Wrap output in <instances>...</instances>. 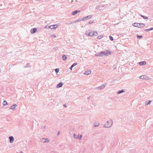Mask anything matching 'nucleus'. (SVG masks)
Instances as JSON below:
<instances>
[{
    "label": "nucleus",
    "mask_w": 153,
    "mask_h": 153,
    "mask_svg": "<svg viewBox=\"0 0 153 153\" xmlns=\"http://www.w3.org/2000/svg\"><path fill=\"white\" fill-rule=\"evenodd\" d=\"M59 133H60V131H59L58 133V134H57V135H59Z\"/></svg>",
    "instance_id": "obj_41"
},
{
    "label": "nucleus",
    "mask_w": 153,
    "mask_h": 153,
    "mask_svg": "<svg viewBox=\"0 0 153 153\" xmlns=\"http://www.w3.org/2000/svg\"><path fill=\"white\" fill-rule=\"evenodd\" d=\"M3 104L4 106H5V105H7L8 104V103L7 102V101L5 100L4 101L3 103Z\"/></svg>",
    "instance_id": "obj_19"
},
{
    "label": "nucleus",
    "mask_w": 153,
    "mask_h": 153,
    "mask_svg": "<svg viewBox=\"0 0 153 153\" xmlns=\"http://www.w3.org/2000/svg\"><path fill=\"white\" fill-rule=\"evenodd\" d=\"M100 53L101 54L102 56H108L109 55L111 54V52L107 50H106L101 51Z\"/></svg>",
    "instance_id": "obj_3"
},
{
    "label": "nucleus",
    "mask_w": 153,
    "mask_h": 153,
    "mask_svg": "<svg viewBox=\"0 0 153 153\" xmlns=\"http://www.w3.org/2000/svg\"><path fill=\"white\" fill-rule=\"evenodd\" d=\"M59 69L58 68H56L55 69V71L56 74L59 72Z\"/></svg>",
    "instance_id": "obj_28"
},
{
    "label": "nucleus",
    "mask_w": 153,
    "mask_h": 153,
    "mask_svg": "<svg viewBox=\"0 0 153 153\" xmlns=\"http://www.w3.org/2000/svg\"><path fill=\"white\" fill-rule=\"evenodd\" d=\"M93 32H94V34H93L94 36H97L98 35L96 31H93Z\"/></svg>",
    "instance_id": "obj_25"
},
{
    "label": "nucleus",
    "mask_w": 153,
    "mask_h": 153,
    "mask_svg": "<svg viewBox=\"0 0 153 153\" xmlns=\"http://www.w3.org/2000/svg\"><path fill=\"white\" fill-rule=\"evenodd\" d=\"M105 85L106 84H103L100 86L99 88H100V89H103L105 88Z\"/></svg>",
    "instance_id": "obj_10"
},
{
    "label": "nucleus",
    "mask_w": 153,
    "mask_h": 153,
    "mask_svg": "<svg viewBox=\"0 0 153 153\" xmlns=\"http://www.w3.org/2000/svg\"><path fill=\"white\" fill-rule=\"evenodd\" d=\"M95 89H100V88H99V87H97V88H95Z\"/></svg>",
    "instance_id": "obj_37"
},
{
    "label": "nucleus",
    "mask_w": 153,
    "mask_h": 153,
    "mask_svg": "<svg viewBox=\"0 0 153 153\" xmlns=\"http://www.w3.org/2000/svg\"><path fill=\"white\" fill-rule=\"evenodd\" d=\"M42 143H48L50 141L49 140L48 138H41L40 139Z\"/></svg>",
    "instance_id": "obj_4"
},
{
    "label": "nucleus",
    "mask_w": 153,
    "mask_h": 153,
    "mask_svg": "<svg viewBox=\"0 0 153 153\" xmlns=\"http://www.w3.org/2000/svg\"><path fill=\"white\" fill-rule=\"evenodd\" d=\"M82 20V19H79V20H77V21H76V22H79V21H81V20Z\"/></svg>",
    "instance_id": "obj_38"
},
{
    "label": "nucleus",
    "mask_w": 153,
    "mask_h": 153,
    "mask_svg": "<svg viewBox=\"0 0 153 153\" xmlns=\"http://www.w3.org/2000/svg\"><path fill=\"white\" fill-rule=\"evenodd\" d=\"M124 92V91L122 89L121 91H119L117 92V93L118 94H120L122 93H123Z\"/></svg>",
    "instance_id": "obj_21"
},
{
    "label": "nucleus",
    "mask_w": 153,
    "mask_h": 153,
    "mask_svg": "<svg viewBox=\"0 0 153 153\" xmlns=\"http://www.w3.org/2000/svg\"><path fill=\"white\" fill-rule=\"evenodd\" d=\"M137 37L138 38L141 39L142 37V36H140L138 35H137Z\"/></svg>",
    "instance_id": "obj_29"
},
{
    "label": "nucleus",
    "mask_w": 153,
    "mask_h": 153,
    "mask_svg": "<svg viewBox=\"0 0 153 153\" xmlns=\"http://www.w3.org/2000/svg\"><path fill=\"white\" fill-rule=\"evenodd\" d=\"M99 123H94V126L95 127L98 126L99 125Z\"/></svg>",
    "instance_id": "obj_24"
},
{
    "label": "nucleus",
    "mask_w": 153,
    "mask_h": 153,
    "mask_svg": "<svg viewBox=\"0 0 153 153\" xmlns=\"http://www.w3.org/2000/svg\"><path fill=\"white\" fill-rule=\"evenodd\" d=\"M17 106L16 104H14L11 106L10 108V109H15V108Z\"/></svg>",
    "instance_id": "obj_11"
},
{
    "label": "nucleus",
    "mask_w": 153,
    "mask_h": 153,
    "mask_svg": "<svg viewBox=\"0 0 153 153\" xmlns=\"http://www.w3.org/2000/svg\"><path fill=\"white\" fill-rule=\"evenodd\" d=\"M74 137L75 138H77L79 137V135H77L75 134H74Z\"/></svg>",
    "instance_id": "obj_27"
},
{
    "label": "nucleus",
    "mask_w": 153,
    "mask_h": 153,
    "mask_svg": "<svg viewBox=\"0 0 153 153\" xmlns=\"http://www.w3.org/2000/svg\"><path fill=\"white\" fill-rule=\"evenodd\" d=\"M82 134H81L80 135V137H79V140H81V138L82 137Z\"/></svg>",
    "instance_id": "obj_34"
},
{
    "label": "nucleus",
    "mask_w": 153,
    "mask_h": 153,
    "mask_svg": "<svg viewBox=\"0 0 153 153\" xmlns=\"http://www.w3.org/2000/svg\"><path fill=\"white\" fill-rule=\"evenodd\" d=\"M113 124V121L111 120H110L107 121L105 124L104 127L105 128H110L112 125Z\"/></svg>",
    "instance_id": "obj_1"
},
{
    "label": "nucleus",
    "mask_w": 153,
    "mask_h": 153,
    "mask_svg": "<svg viewBox=\"0 0 153 153\" xmlns=\"http://www.w3.org/2000/svg\"><path fill=\"white\" fill-rule=\"evenodd\" d=\"M109 38H110V40H111V41H113V38L112 37V36H109Z\"/></svg>",
    "instance_id": "obj_32"
},
{
    "label": "nucleus",
    "mask_w": 153,
    "mask_h": 153,
    "mask_svg": "<svg viewBox=\"0 0 153 153\" xmlns=\"http://www.w3.org/2000/svg\"><path fill=\"white\" fill-rule=\"evenodd\" d=\"M73 68V67H72V66H71L70 68V69L71 70H72V68Z\"/></svg>",
    "instance_id": "obj_39"
},
{
    "label": "nucleus",
    "mask_w": 153,
    "mask_h": 153,
    "mask_svg": "<svg viewBox=\"0 0 153 153\" xmlns=\"http://www.w3.org/2000/svg\"><path fill=\"white\" fill-rule=\"evenodd\" d=\"M1 72V69L0 68V73Z\"/></svg>",
    "instance_id": "obj_42"
},
{
    "label": "nucleus",
    "mask_w": 153,
    "mask_h": 153,
    "mask_svg": "<svg viewBox=\"0 0 153 153\" xmlns=\"http://www.w3.org/2000/svg\"><path fill=\"white\" fill-rule=\"evenodd\" d=\"M92 15H90L85 17L82 20L83 21L86 20L88 19H91L92 17Z\"/></svg>",
    "instance_id": "obj_5"
},
{
    "label": "nucleus",
    "mask_w": 153,
    "mask_h": 153,
    "mask_svg": "<svg viewBox=\"0 0 153 153\" xmlns=\"http://www.w3.org/2000/svg\"><path fill=\"white\" fill-rule=\"evenodd\" d=\"M93 34H94V32H93H93H90L88 33V35L90 36H94Z\"/></svg>",
    "instance_id": "obj_17"
},
{
    "label": "nucleus",
    "mask_w": 153,
    "mask_h": 153,
    "mask_svg": "<svg viewBox=\"0 0 153 153\" xmlns=\"http://www.w3.org/2000/svg\"><path fill=\"white\" fill-rule=\"evenodd\" d=\"M153 30V27H151V28H150L149 29H146L145 30V31H147V32H148V31H150V30Z\"/></svg>",
    "instance_id": "obj_20"
},
{
    "label": "nucleus",
    "mask_w": 153,
    "mask_h": 153,
    "mask_svg": "<svg viewBox=\"0 0 153 153\" xmlns=\"http://www.w3.org/2000/svg\"><path fill=\"white\" fill-rule=\"evenodd\" d=\"M77 64V63H74L73 64H72L71 66H72V67H73L75 66Z\"/></svg>",
    "instance_id": "obj_31"
},
{
    "label": "nucleus",
    "mask_w": 153,
    "mask_h": 153,
    "mask_svg": "<svg viewBox=\"0 0 153 153\" xmlns=\"http://www.w3.org/2000/svg\"><path fill=\"white\" fill-rule=\"evenodd\" d=\"M36 30L37 29L36 28H32L30 30V33H35L36 32Z\"/></svg>",
    "instance_id": "obj_8"
},
{
    "label": "nucleus",
    "mask_w": 153,
    "mask_h": 153,
    "mask_svg": "<svg viewBox=\"0 0 153 153\" xmlns=\"http://www.w3.org/2000/svg\"><path fill=\"white\" fill-rule=\"evenodd\" d=\"M140 16H141L144 19H148V17H147L145 16H143V15H142L141 14H140Z\"/></svg>",
    "instance_id": "obj_23"
},
{
    "label": "nucleus",
    "mask_w": 153,
    "mask_h": 153,
    "mask_svg": "<svg viewBox=\"0 0 153 153\" xmlns=\"http://www.w3.org/2000/svg\"><path fill=\"white\" fill-rule=\"evenodd\" d=\"M80 12V10H75L74 12H73L72 13V14L73 15H75L78 12Z\"/></svg>",
    "instance_id": "obj_14"
},
{
    "label": "nucleus",
    "mask_w": 153,
    "mask_h": 153,
    "mask_svg": "<svg viewBox=\"0 0 153 153\" xmlns=\"http://www.w3.org/2000/svg\"><path fill=\"white\" fill-rule=\"evenodd\" d=\"M73 1V0H72V1H71V3H72V2Z\"/></svg>",
    "instance_id": "obj_43"
},
{
    "label": "nucleus",
    "mask_w": 153,
    "mask_h": 153,
    "mask_svg": "<svg viewBox=\"0 0 153 153\" xmlns=\"http://www.w3.org/2000/svg\"><path fill=\"white\" fill-rule=\"evenodd\" d=\"M63 85V83L62 82H59L57 85V88H60Z\"/></svg>",
    "instance_id": "obj_12"
},
{
    "label": "nucleus",
    "mask_w": 153,
    "mask_h": 153,
    "mask_svg": "<svg viewBox=\"0 0 153 153\" xmlns=\"http://www.w3.org/2000/svg\"><path fill=\"white\" fill-rule=\"evenodd\" d=\"M93 22V21H90V22H89V24H91Z\"/></svg>",
    "instance_id": "obj_35"
},
{
    "label": "nucleus",
    "mask_w": 153,
    "mask_h": 153,
    "mask_svg": "<svg viewBox=\"0 0 153 153\" xmlns=\"http://www.w3.org/2000/svg\"><path fill=\"white\" fill-rule=\"evenodd\" d=\"M9 142L10 143H12L13 142L14 140V138L13 136H11L9 137Z\"/></svg>",
    "instance_id": "obj_7"
},
{
    "label": "nucleus",
    "mask_w": 153,
    "mask_h": 153,
    "mask_svg": "<svg viewBox=\"0 0 153 153\" xmlns=\"http://www.w3.org/2000/svg\"><path fill=\"white\" fill-rule=\"evenodd\" d=\"M91 73V70L88 71H86L85 73H84V74H86V75H88L90 74Z\"/></svg>",
    "instance_id": "obj_13"
},
{
    "label": "nucleus",
    "mask_w": 153,
    "mask_h": 153,
    "mask_svg": "<svg viewBox=\"0 0 153 153\" xmlns=\"http://www.w3.org/2000/svg\"><path fill=\"white\" fill-rule=\"evenodd\" d=\"M30 66H29V65H28V64H27L26 65H25V66L24 67V68H26V67H30Z\"/></svg>",
    "instance_id": "obj_33"
},
{
    "label": "nucleus",
    "mask_w": 153,
    "mask_h": 153,
    "mask_svg": "<svg viewBox=\"0 0 153 153\" xmlns=\"http://www.w3.org/2000/svg\"><path fill=\"white\" fill-rule=\"evenodd\" d=\"M62 59H63V60H65L67 59V57H66V56L65 55H63L62 56Z\"/></svg>",
    "instance_id": "obj_16"
},
{
    "label": "nucleus",
    "mask_w": 153,
    "mask_h": 153,
    "mask_svg": "<svg viewBox=\"0 0 153 153\" xmlns=\"http://www.w3.org/2000/svg\"><path fill=\"white\" fill-rule=\"evenodd\" d=\"M139 78L140 79H146V76L145 75H142L140 76Z\"/></svg>",
    "instance_id": "obj_15"
},
{
    "label": "nucleus",
    "mask_w": 153,
    "mask_h": 153,
    "mask_svg": "<svg viewBox=\"0 0 153 153\" xmlns=\"http://www.w3.org/2000/svg\"><path fill=\"white\" fill-rule=\"evenodd\" d=\"M64 105V107H66V105L64 104V105Z\"/></svg>",
    "instance_id": "obj_40"
},
{
    "label": "nucleus",
    "mask_w": 153,
    "mask_h": 153,
    "mask_svg": "<svg viewBox=\"0 0 153 153\" xmlns=\"http://www.w3.org/2000/svg\"><path fill=\"white\" fill-rule=\"evenodd\" d=\"M103 37V36L102 35H101L97 36V39H100L102 38Z\"/></svg>",
    "instance_id": "obj_22"
},
{
    "label": "nucleus",
    "mask_w": 153,
    "mask_h": 153,
    "mask_svg": "<svg viewBox=\"0 0 153 153\" xmlns=\"http://www.w3.org/2000/svg\"><path fill=\"white\" fill-rule=\"evenodd\" d=\"M133 25L135 27L139 28H142L144 27L145 24L143 23H135L133 24Z\"/></svg>",
    "instance_id": "obj_2"
},
{
    "label": "nucleus",
    "mask_w": 153,
    "mask_h": 153,
    "mask_svg": "<svg viewBox=\"0 0 153 153\" xmlns=\"http://www.w3.org/2000/svg\"><path fill=\"white\" fill-rule=\"evenodd\" d=\"M58 26L57 25H54L49 26V28L52 29H55L57 28Z\"/></svg>",
    "instance_id": "obj_6"
},
{
    "label": "nucleus",
    "mask_w": 153,
    "mask_h": 153,
    "mask_svg": "<svg viewBox=\"0 0 153 153\" xmlns=\"http://www.w3.org/2000/svg\"><path fill=\"white\" fill-rule=\"evenodd\" d=\"M152 102L151 101H149V102L147 103H146L145 104V105H150L151 103Z\"/></svg>",
    "instance_id": "obj_30"
},
{
    "label": "nucleus",
    "mask_w": 153,
    "mask_h": 153,
    "mask_svg": "<svg viewBox=\"0 0 153 153\" xmlns=\"http://www.w3.org/2000/svg\"><path fill=\"white\" fill-rule=\"evenodd\" d=\"M139 64L140 65H143L146 64V62L145 61L140 62H139Z\"/></svg>",
    "instance_id": "obj_9"
},
{
    "label": "nucleus",
    "mask_w": 153,
    "mask_h": 153,
    "mask_svg": "<svg viewBox=\"0 0 153 153\" xmlns=\"http://www.w3.org/2000/svg\"><path fill=\"white\" fill-rule=\"evenodd\" d=\"M76 22V21H75V22H66L65 24L66 25H70V24L74 23V22Z\"/></svg>",
    "instance_id": "obj_18"
},
{
    "label": "nucleus",
    "mask_w": 153,
    "mask_h": 153,
    "mask_svg": "<svg viewBox=\"0 0 153 153\" xmlns=\"http://www.w3.org/2000/svg\"><path fill=\"white\" fill-rule=\"evenodd\" d=\"M95 56H102V55H101V54L100 53H98L97 54H96L95 55Z\"/></svg>",
    "instance_id": "obj_26"
},
{
    "label": "nucleus",
    "mask_w": 153,
    "mask_h": 153,
    "mask_svg": "<svg viewBox=\"0 0 153 153\" xmlns=\"http://www.w3.org/2000/svg\"><path fill=\"white\" fill-rule=\"evenodd\" d=\"M51 36L53 38H55L56 37V36L54 35H52Z\"/></svg>",
    "instance_id": "obj_36"
}]
</instances>
